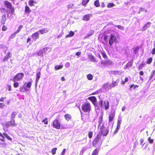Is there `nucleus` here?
Returning a JSON list of instances; mask_svg holds the SVG:
<instances>
[{
  "mask_svg": "<svg viewBox=\"0 0 155 155\" xmlns=\"http://www.w3.org/2000/svg\"><path fill=\"white\" fill-rule=\"evenodd\" d=\"M6 144L5 143H3L0 142V147H2Z\"/></svg>",
  "mask_w": 155,
  "mask_h": 155,
  "instance_id": "obj_60",
  "label": "nucleus"
},
{
  "mask_svg": "<svg viewBox=\"0 0 155 155\" xmlns=\"http://www.w3.org/2000/svg\"><path fill=\"white\" fill-rule=\"evenodd\" d=\"M23 27V26L22 25H20L18 27V28L17 30L12 35V36H15L16 34L18 33L21 31V29Z\"/></svg>",
  "mask_w": 155,
  "mask_h": 155,
  "instance_id": "obj_19",
  "label": "nucleus"
},
{
  "mask_svg": "<svg viewBox=\"0 0 155 155\" xmlns=\"http://www.w3.org/2000/svg\"><path fill=\"white\" fill-rule=\"evenodd\" d=\"M39 31L42 34H44L46 33L48 31L46 29L44 28L43 29L40 30Z\"/></svg>",
  "mask_w": 155,
  "mask_h": 155,
  "instance_id": "obj_28",
  "label": "nucleus"
},
{
  "mask_svg": "<svg viewBox=\"0 0 155 155\" xmlns=\"http://www.w3.org/2000/svg\"><path fill=\"white\" fill-rule=\"evenodd\" d=\"M133 62L132 61L128 62L126 65V68L127 67H131L133 65Z\"/></svg>",
  "mask_w": 155,
  "mask_h": 155,
  "instance_id": "obj_34",
  "label": "nucleus"
},
{
  "mask_svg": "<svg viewBox=\"0 0 155 155\" xmlns=\"http://www.w3.org/2000/svg\"><path fill=\"white\" fill-rule=\"evenodd\" d=\"M6 20V15L5 14L2 15V18L1 20V23L2 24H4L5 23V21Z\"/></svg>",
  "mask_w": 155,
  "mask_h": 155,
  "instance_id": "obj_22",
  "label": "nucleus"
},
{
  "mask_svg": "<svg viewBox=\"0 0 155 155\" xmlns=\"http://www.w3.org/2000/svg\"><path fill=\"white\" fill-rule=\"evenodd\" d=\"M31 12V11L29 7L27 5H26L25 7V13L29 14Z\"/></svg>",
  "mask_w": 155,
  "mask_h": 155,
  "instance_id": "obj_20",
  "label": "nucleus"
},
{
  "mask_svg": "<svg viewBox=\"0 0 155 155\" xmlns=\"http://www.w3.org/2000/svg\"><path fill=\"white\" fill-rule=\"evenodd\" d=\"M32 85V82L30 81L27 83L25 82L22 87L20 88L21 92L27 91L30 90Z\"/></svg>",
  "mask_w": 155,
  "mask_h": 155,
  "instance_id": "obj_4",
  "label": "nucleus"
},
{
  "mask_svg": "<svg viewBox=\"0 0 155 155\" xmlns=\"http://www.w3.org/2000/svg\"><path fill=\"white\" fill-rule=\"evenodd\" d=\"M111 73L112 74H120V72L119 71H111Z\"/></svg>",
  "mask_w": 155,
  "mask_h": 155,
  "instance_id": "obj_42",
  "label": "nucleus"
},
{
  "mask_svg": "<svg viewBox=\"0 0 155 155\" xmlns=\"http://www.w3.org/2000/svg\"><path fill=\"white\" fill-rule=\"evenodd\" d=\"M5 125L7 127H8L10 126L16 127L17 125V124L16 123L15 120L14 119H12L10 121H8L5 123Z\"/></svg>",
  "mask_w": 155,
  "mask_h": 155,
  "instance_id": "obj_7",
  "label": "nucleus"
},
{
  "mask_svg": "<svg viewBox=\"0 0 155 155\" xmlns=\"http://www.w3.org/2000/svg\"><path fill=\"white\" fill-rule=\"evenodd\" d=\"M41 75V73L40 72H39L37 73L36 74V82L37 83L40 78V76Z\"/></svg>",
  "mask_w": 155,
  "mask_h": 155,
  "instance_id": "obj_25",
  "label": "nucleus"
},
{
  "mask_svg": "<svg viewBox=\"0 0 155 155\" xmlns=\"http://www.w3.org/2000/svg\"><path fill=\"white\" fill-rule=\"evenodd\" d=\"M65 119L68 121L70 120L71 119V114H66L64 116Z\"/></svg>",
  "mask_w": 155,
  "mask_h": 155,
  "instance_id": "obj_21",
  "label": "nucleus"
},
{
  "mask_svg": "<svg viewBox=\"0 0 155 155\" xmlns=\"http://www.w3.org/2000/svg\"><path fill=\"white\" fill-rule=\"evenodd\" d=\"M109 45L111 47L114 43L118 42L117 39L115 35L111 34L110 35L109 38L108 40Z\"/></svg>",
  "mask_w": 155,
  "mask_h": 155,
  "instance_id": "obj_5",
  "label": "nucleus"
},
{
  "mask_svg": "<svg viewBox=\"0 0 155 155\" xmlns=\"http://www.w3.org/2000/svg\"><path fill=\"white\" fill-rule=\"evenodd\" d=\"M148 140L150 143H152L153 142V139H150V138H148Z\"/></svg>",
  "mask_w": 155,
  "mask_h": 155,
  "instance_id": "obj_58",
  "label": "nucleus"
},
{
  "mask_svg": "<svg viewBox=\"0 0 155 155\" xmlns=\"http://www.w3.org/2000/svg\"><path fill=\"white\" fill-rule=\"evenodd\" d=\"M7 27L5 25H3L2 27V30L3 31H5L7 30Z\"/></svg>",
  "mask_w": 155,
  "mask_h": 155,
  "instance_id": "obj_47",
  "label": "nucleus"
},
{
  "mask_svg": "<svg viewBox=\"0 0 155 155\" xmlns=\"http://www.w3.org/2000/svg\"><path fill=\"white\" fill-rule=\"evenodd\" d=\"M81 109L84 113H90L91 110V106L89 102H86L82 105Z\"/></svg>",
  "mask_w": 155,
  "mask_h": 155,
  "instance_id": "obj_2",
  "label": "nucleus"
},
{
  "mask_svg": "<svg viewBox=\"0 0 155 155\" xmlns=\"http://www.w3.org/2000/svg\"><path fill=\"white\" fill-rule=\"evenodd\" d=\"M101 54H102L103 58L105 59H107L108 57L106 54L105 52L104 51H102L101 52Z\"/></svg>",
  "mask_w": 155,
  "mask_h": 155,
  "instance_id": "obj_26",
  "label": "nucleus"
},
{
  "mask_svg": "<svg viewBox=\"0 0 155 155\" xmlns=\"http://www.w3.org/2000/svg\"><path fill=\"white\" fill-rule=\"evenodd\" d=\"M89 100L93 103L95 107H97V109H99L102 108L103 107V101L102 100H100L98 102V104H96L97 99L94 96L90 97L88 98Z\"/></svg>",
  "mask_w": 155,
  "mask_h": 155,
  "instance_id": "obj_1",
  "label": "nucleus"
},
{
  "mask_svg": "<svg viewBox=\"0 0 155 155\" xmlns=\"http://www.w3.org/2000/svg\"><path fill=\"white\" fill-rule=\"evenodd\" d=\"M89 1L90 0H82L81 2V4L85 6L87 5Z\"/></svg>",
  "mask_w": 155,
  "mask_h": 155,
  "instance_id": "obj_32",
  "label": "nucleus"
},
{
  "mask_svg": "<svg viewBox=\"0 0 155 155\" xmlns=\"http://www.w3.org/2000/svg\"><path fill=\"white\" fill-rule=\"evenodd\" d=\"M88 58L90 59V61L93 62H97V61L96 59L92 55H88Z\"/></svg>",
  "mask_w": 155,
  "mask_h": 155,
  "instance_id": "obj_14",
  "label": "nucleus"
},
{
  "mask_svg": "<svg viewBox=\"0 0 155 155\" xmlns=\"http://www.w3.org/2000/svg\"><path fill=\"white\" fill-rule=\"evenodd\" d=\"M101 135L100 133H98L97 135L92 142V145L94 147H96L98 144L101 145L102 143V141L101 140Z\"/></svg>",
  "mask_w": 155,
  "mask_h": 155,
  "instance_id": "obj_3",
  "label": "nucleus"
},
{
  "mask_svg": "<svg viewBox=\"0 0 155 155\" xmlns=\"http://www.w3.org/2000/svg\"><path fill=\"white\" fill-rule=\"evenodd\" d=\"M5 104L3 103H0V108L3 109L5 106Z\"/></svg>",
  "mask_w": 155,
  "mask_h": 155,
  "instance_id": "obj_49",
  "label": "nucleus"
},
{
  "mask_svg": "<svg viewBox=\"0 0 155 155\" xmlns=\"http://www.w3.org/2000/svg\"><path fill=\"white\" fill-rule=\"evenodd\" d=\"M133 50L135 54L137 53L139 49V47L138 46H137L135 48H133Z\"/></svg>",
  "mask_w": 155,
  "mask_h": 155,
  "instance_id": "obj_45",
  "label": "nucleus"
},
{
  "mask_svg": "<svg viewBox=\"0 0 155 155\" xmlns=\"http://www.w3.org/2000/svg\"><path fill=\"white\" fill-rule=\"evenodd\" d=\"M116 26L118 28L121 30H123L124 29V27L120 25H118Z\"/></svg>",
  "mask_w": 155,
  "mask_h": 155,
  "instance_id": "obj_50",
  "label": "nucleus"
},
{
  "mask_svg": "<svg viewBox=\"0 0 155 155\" xmlns=\"http://www.w3.org/2000/svg\"><path fill=\"white\" fill-rule=\"evenodd\" d=\"M99 119L100 120V123H101L102 121V119H103V116L101 115L100 117H99Z\"/></svg>",
  "mask_w": 155,
  "mask_h": 155,
  "instance_id": "obj_55",
  "label": "nucleus"
},
{
  "mask_svg": "<svg viewBox=\"0 0 155 155\" xmlns=\"http://www.w3.org/2000/svg\"><path fill=\"white\" fill-rule=\"evenodd\" d=\"M91 15V14H89L84 15L83 18V20L86 21L89 20L90 19V17Z\"/></svg>",
  "mask_w": 155,
  "mask_h": 155,
  "instance_id": "obj_18",
  "label": "nucleus"
},
{
  "mask_svg": "<svg viewBox=\"0 0 155 155\" xmlns=\"http://www.w3.org/2000/svg\"><path fill=\"white\" fill-rule=\"evenodd\" d=\"M5 98H6V97H2L1 98H0V101L4 102V100Z\"/></svg>",
  "mask_w": 155,
  "mask_h": 155,
  "instance_id": "obj_62",
  "label": "nucleus"
},
{
  "mask_svg": "<svg viewBox=\"0 0 155 155\" xmlns=\"http://www.w3.org/2000/svg\"><path fill=\"white\" fill-rule=\"evenodd\" d=\"M66 150L65 149H64L62 152L60 154V155H64L65 153Z\"/></svg>",
  "mask_w": 155,
  "mask_h": 155,
  "instance_id": "obj_57",
  "label": "nucleus"
},
{
  "mask_svg": "<svg viewBox=\"0 0 155 155\" xmlns=\"http://www.w3.org/2000/svg\"><path fill=\"white\" fill-rule=\"evenodd\" d=\"M4 4L7 8L11 10V13L13 14L14 12L15 9L12 7L11 3L8 1H5L4 2Z\"/></svg>",
  "mask_w": 155,
  "mask_h": 155,
  "instance_id": "obj_6",
  "label": "nucleus"
},
{
  "mask_svg": "<svg viewBox=\"0 0 155 155\" xmlns=\"http://www.w3.org/2000/svg\"><path fill=\"white\" fill-rule=\"evenodd\" d=\"M3 135L9 140H11L12 138L6 133H4Z\"/></svg>",
  "mask_w": 155,
  "mask_h": 155,
  "instance_id": "obj_36",
  "label": "nucleus"
},
{
  "mask_svg": "<svg viewBox=\"0 0 155 155\" xmlns=\"http://www.w3.org/2000/svg\"><path fill=\"white\" fill-rule=\"evenodd\" d=\"M140 12H147V10L146 9H144L142 8H141L139 10Z\"/></svg>",
  "mask_w": 155,
  "mask_h": 155,
  "instance_id": "obj_52",
  "label": "nucleus"
},
{
  "mask_svg": "<svg viewBox=\"0 0 155 155\" xmlns=\"http://www.w3.org/2000/svg\"><path fill=\"white\" fill-rule=\"evenodd\" d=\"M93 135V133L92 131H89L88 132V137L89 138L91 139L92 138Z\"/></svg>",
  "mask_w": 155,
  "mask_h": 155,
  "instance_id": "obj_44",
  "label": "nucleus"
},
{
  "mask_svg": "<svg viewBox=\"0 0 155 155\" xmlns=\"http://www.w3.org/2000/svg\"><path fill=\"white\" fill-rule=\"evenodd\" d=\"M101 64L104 66L107 65H111L112 64V62L110 60H102L100 62Z\"/></svg>",
  "mask_w": 155,
  "mask_h": 155,
  "instance_id": "obj_12",
  "label": "nucleus"
},
{
  "mask_svg": "<svg viewBox=\"0 0 155 155\" xmlns=\"http://www.w3.org/2000/svg\"><path fill=\"white\" fill-rule=\"evenodd\" d=\"M151 53L153 55L155 54V48H154L151 51Z\"/></svg>",
  "mask_w": 155,
  "mask_h": 155,
  "instance_id": "obj_59",
  "label": "nucleus"
},
{
  "mask_svg": "<svg viewBox=\"0 0 155 155\" xmlns=\"http://www.w3.org/2000/svg\"><path fill=\"white\" fill-rule=\"evenodd\" d=\"M121 120H118L117 121V126H119L120 127V125L121 124Z\"/></svg>",
  "mask_w": 155,
  "mask_h": 155,
  "instance_id": "obj_54",
  "label": "nucleus"
},
{
  "mask_svg": "<svg viewBox=\"0 0 155 155\" xmlns=\"http://www.w3.org/2000/svg\"><path fill=\"white\" fill-rule=\"evenodd\" d=\"M74 35V32L72 31H70L69 33V34L68 35H67L65 37L66 38H69V37H71L72 36H73Z\"/></svg>",
  "mask_w": 155,
  "mask_h": 155,
  "instance_id": "obj_27",
  "label": "nucleus"
},
{
  "mask_svg": "<svg viewBox=\"0 0 155 155\" xmlns=\"http://www.w3.org/2000/svg\"><path fill=\"white\" fill-rule=\"evenodd\" d=\"M99 91H97L94 92L92 93L91 95H93L97 94L99 93Z\"/></svg>",
  "mask_w": 155,
  "mask_h": 155,
  "instance_id": "obj_56",
  "label": "nucleus"
},
{
  "mask_svg": "<svg viewBox=\"0 0 155 155\" xmlns=\"http://www.w3.org/2000/svg\"><path fill=\"white\" fill-rule=\"evenodd\" d=\"M98 152V150L96 148L93 151L91 155H97Z\"/></svg>",
  "mask_w": 155,
  "mask_h": 155,
  "instance_id": "obj_40",
  "label": "nucleus"
},
{
  "mask_svg": "<svg viewBox=\"0 0 155 155\" xmlns=\"http://www.w3.org/2000/svg\"><path fill=\"white\" fill-rule=\"evenodd\" d=\"M155 74V70H153L151 72V75L152 76H154Z\"/></svg>",
  "mask_w": 155,
  "mask_h": 155,
  "instance_id": "obj_61",
  "label": "nucleus"
},
{
  "mask_svg": "<svg viewBox=\"0 0 155 155\" xmlns=\"http://www.w3.org/2000/svg\"><path fill=\"white\" fill-rule=\"evenodd\" d=\"M152 61H153L152 57L150 58L147 59V60L146 62V63L147 64H149L152 63Z\"/></svg>",
  "mask_w": 155,
  "mask_h": 155,
  "instance_id": "obj_33",
  "label": "nucleus"
},
{
  "mask_svg": "<svg viewBox=\"0 0 155 155\" xmlns=\"http://www.w3.org/2000/svg\"><path fill=\"white\" fill-rule=\"evenodd\" d=\"M17 114V113L16 111H14L12 112L11 115V118L12 119H14V118H15Z\"/></svg>",
  "mask_w": 155,
  "mask_h": 155,
  "instance_id": "obj_29",
  "label": "nucleus"
},
{
  "mask_svg": "<svg viewBox=\"0 0 155 155\" xmlns=\"http://www.w3.org/2000/svg\"><path fill=\"white\" fill-rule=\"evenodd\" d=\"M94 5L96 7H99L100 5V4L99 2V0H96L94 2Z\"/></svg>",
  "mask_w": 155,
  "mask_h": 155,
  "instance_id": "obj_38",
  "label": "nucleus"
},
{
  "mask_svg": "<svg viewBox=\"0 0 155 155\" xmlns=\"http://www.w3.org/2000/svg\"><path fill=\"white\" fill-rule=\"evenodd\" d=\"M42 122H43L45 124H47L48 123V118L46 117L42 121Z\"/></svg>",
  "mask_w": 155,
  "mask_h": 155,
  "instance_id": "obj_46",
  "label": "nucleus"
},
{
  "mask_svg": "<svg viewBox=\"0 0 155 155\" xmlns=\"http://www.w3.org/2000/svg\"><path fill=\"white\" fill-rule=\"evenodd\" d=\"M109 131L106 128V127L104 126H102L100 127V133L101 135L102 134L104 136H106L108 133Z\"/></svg>",
  "mask_w": 155,
  "mask_h": 155,
  "instance_id": "obj_8",
  "label": "nucleus"
},
{
  "mask_svg": "<svg viewBox=\"0 0 155 155\" xmlns=\"http://www.w3.org/2000/svg\"><path fill=\"white\" fill-rule=\"evenodd\" d=\"M128 81V78L127 77H126L125 78V80L124 81H121V84L122 85L124 84L126 82H127Z\"/></svg>",
  "mask_w": 155,
  "mask_h": 155,
  "instance_id": "obj_41",
  "label": "nucleus"
},
{
  "mask_svg": "<svg viewBox=\"0 0 155 155\" xmlns=\"http://www.w3.org/2000/svg\"><path fill=\"white\" fill-rule=\"evenodd\" d=\"M53 127L56 129H59L61 128V124L58 120L55 119L53 122Z\"/></svg>",
  "mask_w": 155,
  "mask_h": 155,
  "instance_id": "obj_10",
  "label": "nucleus"
},
{
  "mask_svg": "<svg viewBox=\"0 0 155 155\" xmlns=\"http://www.w3.org/2000/svg\"><path fill=\"white\" fill-rule=\"evenodd\" d=\"M119 80L118 79L116 81H113L112 82V83L111 85V87H114L115 86L117 85L119 82Z\"/></svg>",
  "mask_w": 155,
  "mask_h": 155,
  "instance_id": "obj_13",
  "label": "nucleus"
},
{
  "mask_svg": "<svg viewBox=\"0 0 155 155\" xmlns=\"http://www.w3.org/2000/svg\"><path fill=\"white\" fill-rule=\"evenodd\" d=\"M81 53V52H78L76 53V55L79 56L80 55Z\"/></svg>",
  "mask_w": 155,
  "mask_h": 155,
  "instance_id": "obj_63",
  "label": "nucleus"
},
{
  "mask_svg": "<svg viewBox=\"0 0 155 155\" xmlns=\"http://www.w3.org/2000/svg\"><path fill=\"white\" fill-rule=\"evenodd\" d=\"M114 6V5L113 3H109L107 5V7L108 8L112 7Z\"/></svg>",
  "mask_w": 155,
  "mask_h": 155,
  "instance_id": "obj_48",
  "label": "nucleus"
},
{
  "mask_svg": "<svg viewBox=\"0 0 155 155\" xmlns=\"http://www.w3.org/2000/svg\"><path fill=\"white\" fill-rule=\"evenodd\" d=\"M24 75L22 73H20L16 74L13 78L14 80L19 81L21 80L24 77Z\"/></svg>",
  "mask_w": 155,
  "mask_h": 155,
  "instance_id": "obj_9",
  "label": "nucleus"
},
{
  "mask_svg": "<svg viewBox=\"0 0 155 155\" xmlns=\"http://www.w3.org/2000/svg\"><path fill=\"white\" fill-rule=\"evenodd\" d=\"M93 76L91 74H89L87 75V78L89 80H91L93 79Z\"/></svg>",
  "mask_w": 155,
  "mask_h": 155,
  "instance_id": "obj_37",
  "label": "nucleus"
},
{
  "mask_svg": "<svg viewBox=\"0 0 155 155\" xmlns=\"http://www.w3.org/2000/svg\"><path fill=\"white\" fill-rule=\"evenodd\" d=\"M11 57V54L10 52H8L6 55L4 57L3 60V61L4 62H5L6 61H7V60Z\"/></svg>",
  "mask_w": 155,
  "mask_h": 155,
  "instance_id": "obj_15",
  "label": "nucleus"
},
{
  "mask_svg": "<svg viewBox=\"0 0 155 155\" xmlns=\"http://www.w3.org/2000/svg\"><path fill=\"white\" fill-rule=\"evenodd\" d=\"M8 90L9 91H11L12 90L11 89V86L10 85H9L8 86Z\"/></svg>",
  "mask_w": 155,
  "mask_h": 155,
  "instance_id": "obj_64",
  "label": "nucleus"
},
{
  "mask_svg": "<svg viewBox=\"0 0 155 155\" xmlns=\"http://www.w3.org/2000/svg\"><path fill=\"white\" fill-rule=\"evenodd\" d=\"M145 65V64L143 63H141V64L139 66V69H140L142 68L143 67V66Z\"/></svg>",
  "mask_w": 155,
  "mask_h": 155,
  "instance_id": "obj_51",
  "label": "nucleus"
},
{
  "mask_svg": "<svg viewBox=\"0 0 155 155\" xmlns=\"http://www.w3.org/2000/svg\"><path fill=\"white\" fill-rule=\"evenodd\" d=\"M57 150V148H53L51 150V153L54 155L56 153V150Z\"/></svg>",
  "mask_w": 155,
  "mask_h": 155,
  "instance_id": "obj_43",
  "label": "nucleus"
},
{
  "mask_svg": "<svg viewBox=\"0 0 155 155\" xmlns=\"http://www.w3.org/2000/svg\"><path fill=\"white\" fill-rule=\"evenodd\" d=\"M115 115V111L114 110H111L109 114V122H110L113 120Z\"/></svg>",
  "mask_w": 155,
  "mask_h": 155,
  "instance_id": "obj_11",
  "label": "nucleus"
},
{
  "mask_svg": "<svg viewBox=\"0 0 155 155\" xmlns=\"http://www.w3.org/2000/svg\"><path fill=\"white\" fill-rule=\"evenodd\" d=\"M63 67V65H56L55 66L54 69L55 70H57L62 68Z\"/></svg>",
  "mask_w": 155,
  "mask_h": 155,
  "instance_id": "obj_35",
  "label": "nucleus"
},
{
  "mask_svg": "<svg viewBox=\"0 0 155 155\" xmlns=\"http://www.w3.org/2000/svg\"><path fill=\"white\" fill-rule=\"evenodd\" d=\"M12 81L14 82L13 83V86L15 88H17L19 86V84L18 82H16V80H14V79H13Z\"/></svg>",
  "mask_w": 155,
  "mask_h": 155,
  "instance_id": "obj_24",
  "label": "nucleus"
},
{
  "mask_svg": "<svg viewBox=\"0 0 155 155\" xmlns=\"http://www.w3.org/2000/svg\"><path fill=\"white\" fill-rule=\"evenodd\" d=\"M104 109L106 110L108 109L110 107V104L109 101H104Z\"/></svg>",
  "mask_w": 155,
  "mask_h": 155,
  "instance_id": "obj_16",
  "label": "nucleus"
},
{
  "mask_svg": "<svg viewBox=\"0 0 155 155\" xmlns=\"http://www.w3.org/2000/svg\"><path fill=\"white\" fill-rule=\"evenodd\" d=\"M103 39L107 43L108 41V36L106 35H103Z\"/></svg>",
  "mask_w": 155,
  "mask_h": 155,
  "instance_id": "obj_39",
  "label": "nucleus"
},
{
  "mask_svg": "<svg viewBox=\"0 0 155 155\" xmlns=\"http://www.w3.org/2000/svg\"><path fill=\"white\" fill-rule=\"evenodd\" d=\"M31 36L34 39L36 40L39 38V33L38 32H36L33 34L31 35Z\"/></svg>",
  "mask_w": 155,
  "mask_h": 155,
  "instance_id": "obj_17",
  "label": "nucleus"
},
{
  "mask_svg": "<svg viewBox=\"0 0 155 155\" xmlns=\"http://www.w3.org/2000/svg\"><path fill=\"white\" fill-rule=\"evenodd\" d=\"M151 24V23L150 22H147V23L146 24L143 26V28L144 30H146L147 28H149L150 26V25Z\"/></svg>",
  "mask_w": 155,
  "mask_h": 155,
  "instance_id": "obj_31",
  "label": "nucleus"
},
{
  "mask_svg": "<svg viewBox=\"0 0 155 155\" xmlns=\"http://www.w3.org/2000/svg\"><path fill=\"white\" fill-rule=\"evenodd\" d=\"M120 127H119V126H117V127H116V128L114 132V133H116L118 131L119 129L120 128Z\"/></svg>",
  "mask_w": 155,
  "mask_h": 155,
  "instance_id": "obj_53",
  "label": "nucleus"
},
{
  "mask_svg": "<svg viewBox=\"0 0 155 155\" xmlns=\"http://www.w3.org/2000/svg\"><path fill=\"white\" fill-rule=\"evenodd\" d=\"M94 31L93 30H91L87 34L86 36L85 37V38H87V37H89L91 36H92L94 35Z\"/></svg>",
  "mask_w": 155,
  "mask_h": 155,
  "instance_id": "obj_23",
  "label": "nucleus"
},
{
  "mask_svg": "<svg viewBox=\"0 0 155 155\" xmlns=\"http://www.w3.org/2000/svg\"><path fill=\"white\" fill-rule=\"evenodd\" d=\"M36 2H34L32 0H30L28 2V3L29 5L30 6H34V3H36Z\"/></svg>",
  "mask_w": 155,
  "mask_h": 155,
  "instance_id": "obj_30",
  "label": "nucleus"
}]
</instances>
